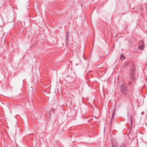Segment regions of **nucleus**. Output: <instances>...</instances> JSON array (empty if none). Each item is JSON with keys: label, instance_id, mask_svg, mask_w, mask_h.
<instances>
[{"label": "nucleus", "instance_id": "1", "mask_svg": "<svg viewBox=\"0 0 147 147\" xmlns=\"http://www.w3.org/2000/svg\"><path fill=\"white\" fill-rule=\"evenodd\" d=\"M135 69L134 66H132L130 70V78L133 81H134L136 79L134 74L135 72Z\"/></svg>", "mask_w": 147, "mask_h": 147}, {"label": "nucleus", "instance_id": "2", "mask_svg": "<svg viewBox=\"0 0 147 147\" xmlns=\"http://www.w3.org/2000/svg\"><path fill=\"white\" fill-rule=\"evenodd\" d=\"M120 89L124 94H127L128 90L127 88L124 86L123 84H122L120 86Z\"/></svg>", "mask_w": 147, "mask_h": 147}, {"label": "nucleus", "instance_id": "3", "mask_svg": "<svg viewBox=\"0 0 147 147\" xmlns=\"http://www.w3.org/2000/svg\"><path fill=\"white\" fill-rule=\"evenodd\" d=\"M139 49L141 50H142L145 48V44L143 40H141L139 42Z\"/></svg>", "mask_w": 147, "mask_h": 147}, {"label": "nucleus", "instance_id": "4", "mask_svg": "<svg viewBox=\"0 0 147 147\" xmlns=\"http://www.w3.org/2000/svg\"><path fill=\"white\" fill-rule=\"evenodd\" d=\"M69 38V32L68 31L66 32V40H68Z\"/></svg>", "mask_w": 147, "mask_h": 147}, {"label": "nucleus", "instance_id": "5", "mask_svg": "<svg viewBox=\"0 0 147 147\" xmlns=\"http://www.w3.org/2000/svg\"><path fill=\"white\" fill-rule=\"evenodd\" d=\"M125 56H124L123 54H122L121 55H120V59L123 60V59H125Z\"/></svg>", "mask_w": 147, "mask_h": 147}, {"label": "nucleus", "instance_id": "6", "mask_svg": "<svg viewBox=\"0 0 147 147\" xmlns=\"http://www.w3.org/2000/svg\"><path fill=\"white\" fill-rule=\"evenodd\" d=\"M54 111H55V110L54 109L52 108V109H51L49 111V113H51V112H53V113H54Z\"/></svg>", "mask_w": 147, "mask_h": 147}, {"label": "nucleus", "instance_id": "7", "mask_svg": "<svg viewBox=\"0 0 147 147\" xmlns=\"http://www.w3.org/2000/svg\"><path fill=\"white\" fill-rule=\"evenodd\" d=\"M115 108H114L113 111V113L112 115V119H113V117L114 116L115 113Z\"/></svg>", "mask_w": 147, "mask_h": 147}, {"label": "nucleus", "instance_id": "8", "mask_svg": "<svg viewBox=\"0 0 147 147\" xmlns=\"http://www.w3.org/2000/svg\"><path fill=\"white\" fill-rule=\"evenodd\" d=\"M144 113V112H142V115Z\"/></svg>", "mask_w": 147, "mask_h": 147}, {"label": "nucleus", "instance_id": "9", "mask_svg": "<svg viewBox=\"0 0 147 147\" xmlns=\"http://www.w3.org/2000/svg\"><path fill=\"white\" fill-rule=\"evenodd\" d=\"M130 83H131L130 82H129V85H130Z\"/></svg>", "mask_w": 147, "mask_h": 147}]
</instances>
